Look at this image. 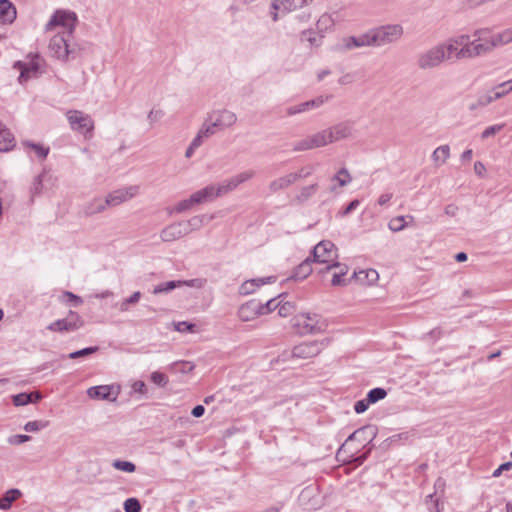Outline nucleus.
Wrapping results in <instances>:
<instances>
[{"mask_svg":"<svg viewBox=\"0 0 512 512\" xmlns=\"http://www.w3.org/2000/svg\"><path fill=\"white\" fill-rule=\"evenodd\" d=\"M78 18L75 12L58 10L46 24V30L61 27L62 31L53 36L49 43L51 55L59 60L67 61L74 57L75 48L70 44Z\"/></svg>","mask_w":512,"mask_h":512,"instance_id":"1","label":"nucleus"},{"mask_svg":"<svg viewBox=\"0 0 512 512\" xmlns=\"http://www.w3.org/2000/svg\"><path fill=\"white\" fill-rule=\"evenodd\" d=\"M353 123L350 121L339 122L326 129L308 135L293 145V151L302 152L327 146L328 144L347 139L352 136Z\"/></svg>","mask_w":512,"mask_h":512,"instance_id":"2","label":"nucleus"},{"mask_svg":"<svg viewBox=\"0 0 512 512\" xmlns=\"http://www.w3.org/2000/svg\"><path fill=\"white\" fill-rule=\"evenodd\" d=\"M377 434V428L374 425H366L357 430H355L351 435L348 436L345 443L341 445V447L337 451V458L341 459L344 462H355L357 464H362L371 451H368L362 455L355 457V452L358 448L350 449V443L352 441H358L360 444L367 442L370 443Z\"/></svg>","mask_w":512,"mask_h":512,"instance_id":"3","label":"nucleus"},{"mask_svg":"<svg viewBox=\"0 0 512 512\" xmlns=\"http://www.w3.org/2000/svg\"><path fill=\"white\" fill-rule=\"evenodd\" d=\"M454 41L455 40L452 37L445 42L437 44L439 48H442L444 61H459L463 59L481 57V49L479 47L477 37H474V40H472L471 43H467L461 48H459L460 45Z\"/></svg>","mask_w":512,"mask_h":512,"instance_id":"4","label":"nucleus"},{"mask_svg":"<svg viewBox=\"0 0 512 512\" xmlns=\"http://www.w3.org/2000/svg\"><path fill=\"white\" fill-rule=\"evenodd\" d=\"M489 33L490 30L487 28H480L473 32V37H477L481 56L490 54L494 49L512 42V27L487 36Z\"/></svg>","mask_w":512,"mask_h":512,"instance_id":"5","label":"nucleus"},{"mask_svg":"<svg viewBox=\"0 0 512 512\" xmlns=\"http://www.w3.org/2000/svg\"><path fill=\"white\" fill-rule=\"evenodd\" d=\"M373 47H382L397 42L403 36L404 30L400 24H388L368 31Z\"/></svg>","mask_w":512,"mask_h":512,"instance_id":"6","label":"nucleus"},{"mask_svg":"<svg viewBox=\"0 0 512 512\" xmlns=\"http://www.w3.org/2000/svg\"><path fill=\"white\" fill-rule=\"evenodd\" d=\"M293 325L301 334H316L324 330L325 323L318 314L302 313L293 318Z\"/></svg>","mask_w":512,"mask_h":512,"instance_id":"7","label":"nucleus"},{"mask_svg":"<svg viewBox=\"0 0 512 512\" xmlns=\"http://www.w3.org/2000/svg\"><path fill=\"white\" fill-rule=\"evenodd\" d=\"M330 343L329 339L302 342L292 349V358L310 359L319 355Z\"/></svg>","mask_w":512,"mask_h":512,"instance_id":"8","label":"nucleus"},{"mask_svg":"<svg viewBox=\"0 0 512 512\" xmlns=\"http://www.w3.org/2000/svg\"><path fill=\"white\" fill-rule=\"evenodd\" d=\"M67 120L72 130L82 134L91 133L94 129V121L90 115L79 110H69L66 113Z\"/></svg>","mask_w":512,"mask_h":512,"instance_id":"9","label":"nucleus"},{"mask_svg":"<svg viewBox=\"0 0 512 512\" xmlns=\"http://www.w3.org/2000/svg\"><path fill=\"white\" fill-rule=\"evenodd\" d=\"M84 325L82 317L75 311L70 310L67 317L56 320L47 326L52 332H72Z\"/></svg>","mask_w":512,"mask_h":512,"instance_id":"10","label":"nucleus"},{"mask_svg":"<svg viewBox=\"0 0 512 512\" xmlns=\"http://www.w3.org/2000/svg\"><path fill=\"white\" fill-rule=\"evenodd\" d=\"M444 61L442 48L438 45L420 53L417 57V66L421 70H430L439 67Z\"/></svg>","mask_w":512,"mask_h":512,"instance_id":"11","label":"nucleus"},{"mask_svg":"<svg viewBox=\"0 0 512 512\" xmlns=\"http://www.w3.org/2000/svg\"><path fill=\"white\" fill-rule=\"evenodd\" d=\"M312 261L314 263H321V264H329L330 262L333 263L335 258L337 257L336 254V247L334 243H332L329 240H323L319 242L312 250Z\"/></svg>","mask_w":512,"mask_h":512,"instance_id":"12","label":"nucleus"},{"mask_svg":"<svg viewBox=\"0 0 512 512\" xmlns=\"http://www.w3.org/2000/svg\"><path fill=\"white\" fill-rule=\"evenodd\" d=\"M225 190L226 189H224L222 182L217 185L211 184L191 194L192 200L196 203V205L210 202L218 197L225 195Z\"/></svg>","mask_w":512,"mask_h":512,"instance_id":"13","label":"nucleus"},{"mask_svg":"<svg viewBox=\"0 0 512 512\" xmlns=\"http://www.w3.org/2000/svg\"><path fill=\"white\" fill-rule=\"evenodd\" d=\"M138 193L139 186L131 185L125 188L117 189L109 193L104 200L106 202L107 207H115L132 199Z\"/></svg>","mask_w":512,"mask_h":512,"instance_id":"14","label":"nucleus"},{"mask_svg":"<svg viewBox=\"0 0 512 512\" xmlns=\"http://www.w3.org/2000/svg\"><path fill=\"white\" fill-rule=\"evenodd\" d=\"M207 117L213 123L212 126H216L220 131L233 126L237 121L236 114L226 109L213 111Z\"/></svg>","mask_w":512,"mask_h":512,"instance_id":"15","label":"nucleus"},{"mask_svg":"<svg viewBox=\"0 0 512 512\" xmlns=\"http://www.w3.org/2000/svg\"><path fill=\"white\" fill-rule=\"evenodd\" d=\"M261 309H263L261 302L256 299H251L239 307L238 316L242 321L248 322L263 315Z\"/></svg>","mask_w":512,"mask_h":512,"instance_id":"16","label":"nucleus"},{"mask_svg":"<svg viewBox=\"0 0 512 512\" xmlns=\"http://www.w3.org/2000/svg\"><path fill=\"white\" fill-rule=\"evenodd\" d=\"M256 172L252 169H248L245 171H242L228 179H225L222 181L224 189H226V194L232 192L235 190L239 185L251 180L253 177H255Z\"/></svg>","mask_w":512,"mask_h":512,"instance_id":"17","label":"nucleus"},{"mask_svg":"<svg viewBox=\"0 0 512 512\" xmlns=\"http://www.w3.org/2000/svg\"><path fill=\"white\" fill-rule=\"evenodd\" d=\"M186 235V231L181 221L169 224L160 232V238L163 242H172Z\"/></svg>","mask_w":512,"mask_h":512,"instance_id":"18","label":"nucleus"},{"mask_svg":"<svg viewBox=\"0 0 512 512\" xmlns=\"http://www.w3.org/2000/svg\"><path fill=\"white\" fill-rule=\"evenodd\" d=\"M39 57L36 56L35 59H32L28 63L18 61L15 63V67L20 70L19 82L23 83L35 76L39 71Z\"/></svg>","mask_w":512,"mask_h":512,"instance_id":"19","label":"nucleus"},{"mask_svg":"<svg viewBox=\"0 0 512 512\" xmlns=\"http://www.w3.org/2000/svg\"><path fill=\"white\" fill-rule=\"evenodd\" d=\"M113 390V387L109 385L94 386L87 390V394L92 399L116 401L118 392L114 393Z\"/></svg>","mask_w":512,"mask_h":512,"instance_id":"20","label":"nucleus"},{"mask_svg":"<svg viewBox=\"0 0 512 512\" xmlns=\"http://www.w3.org/2000/svg\"><path fill=\"white\" fill-rule=\"evenodd\" d=\"M369 32H366L358 37L349 36L342 39L341 49L352 50L354 48H360L364 46H372L370 43Z\"/></svg>","mask_w":512,"mask_h":512,"instance_id":"21","label":"nucleus"},{"mask_svg":"<svg viewBox=\"0 0 512 512\" xmlns=\"http://www.w3.org/2000/svg\"><path fill=\"white\" fill-rule=\"evenodd\" d=\"M296 182V176L290 173L274 179L268 185V189L271 193H277L281 190H285Z\"/></svg>","mask_w":512,"mask_h":512,"instance_id":"22","label":"nucleus"},{"mask_svg":"<svg viewBox=\"0 0 512 512\" xmlns=\"http://www.w3.org/2000/svg\"><path fill=\"white\" fill-rule=\"evenodd\" d=\"M16 9L9 0H0V23L10 24L16 18Z\"/></svg>","mask_w":512,"mask_h":512,"instance_id":"23","label":"nucleus"},{"mask_svg":"<svg viewBox=\"0 0 512 512\" xmlns=\"http://www.w3.org/2000/svg\"><path fill=\"white\" fill-rule=\"evenodd\" d=\"M107 205L104 199L95 198L92 201L86 203L82 208L84 216H92L97 213H101L107 209Z\"/></svg>","mask_w":512,"mask_h":512,"instance_id":"24","label":"nucleus"},{"mask_svg":"<svg viewBox=\"0 0 512 512\" xmlns=\"http://www.w3.org/2000/svg\"><path fill=\"white\" fill-rule=\"evenodd\" d=\"M15 146L13 134L0 121V152H7Z\"/></svg>","mask_w":512,"mask_h":512,"instance_id":"25","label":"nucleus"},{"mask_svg":"<svg viewBox=\"0 0 512 512\" xmlns=\"http://www.w3.org/2000/svg\"><path fill=\"white\" fill-rule=\"evenodd\" d=\"M275 281V277H267V278H257L244 282L240 287V293L243 295L251 294L255 291L257 287L264 285L266 283H271Z\"/></svg>","mask_w":512,"mask_h":512,"instance_id":"26","label":"nucleus"},{"mask_svg":"<svg viewBox=\"0 0 512 512\" xmlns=\"http://www.w3.org/2000/svg\"><path fill=\"white\" fill-rule=\"evenodd\" d=\"M352 278L359 281L361 284L372 285L378 280L379 274L375 269L361 270L354 272Z\"/></svg>","mask_w":512,"mask_h":512,"instance_id":"27","label":"nucleus"},{"mask_svg":"<svg viewBox=\"0 0 512 512\" xmlns=\"http://www.w3.org/2000/svg\"><path fill=\"white\" fill-rule=\"evenodd\" d=\"M22 492L17 488L9 489L5 492V494L0 498V509L8 510L11 508V505L14 501L20 498Z\"/></svg>","mask_w":512,"mask_h":512,"instance_id":"28","label":"nucleus"},{"mask_svg":"<svg viewBox=\"0 0 512 512\" xmlns=\"http://www.w3.org/2000/svg\"><path fill=\"white\" fill-rule=\"evenodd\" d=\"M206 216L205 215H196L191 217L187 221H181L183 227L186 231V234H190L193 231L199 230L205 223Z\"/></svg>","mask_w":512,"mask_h":512,"instance_id":"29","label":"nucleus"},{"mask_svg":"<svg viewBox=\"0 0 512 512\" xmlns=\"http://www.w3.org/2000/svg\"><path fill=\"white\" fill-rule=\"evenodd\" d=\"M432 160L438 166L444 164L447 159L450 157V147L449 145H441L437 147L432 153Z\"/></svg>","mask_w":512,"mask_h":512,"instance_id":"30","label":"nucleus"},{"mask_svg":"<svg viewBox=\"0 0 512 512\" xmlns=\"http://www.w3.org/2000/svg\"><path fill=\"white\" fill-rule=\"evenodd\" d=\"M313 261L310 258L305 259L301 264H299L293 274V278L297 280H303L308 277L312 272L311 263Z\"/></svg>","mask_w":512,"mask_h":512,"instance_id":"31","label":"nucleus"},{"mask_svg":"<svg viewBox=\"0 0 512 512\" xmlns=\"http://www.w3.org/2000/svg\"><path fill=\"white\" fill-rule=\"evenodd\" d=\"M351 180L352 177L346 168H341L338 173L332 177V181H336L340 187L346 186Z\"/></svg>","mask_w":512,"mask_h":512,"instance_id":"32","label":"nucleus"},{"mask_svg":"<svg viewBox=\"0 0 512 512\" xmlns=\"http://www.w3.org/2000/svg\"><path fill=\"white\" fill-rule=\"evenodd\" d=\"M387 396V392L385 389L377 387L371 389L367 394V400L370 404L376 403Z\"/></svg>","mask_w":512,"mask_h":512,"instance_id":"33","label":"nucleus"},{"mask_svg":"<svg viewBox=\"0 0 512 512\" xmlns=\"http://www.w3.org/2000/svg\"><path fill=\"white\" fill-rule=\"evenodd\" d=\"M321 36H318L314 31L312 30H304L301 33V41H307L310 46H319L321 41Z\"/></svg>","mask_w":512,"mask_h":512,"instance_id":"34","label":"nucleus"},{"mask_svg":"<svg viewBox=\"0 0 512 512\" xmlns=\"http://www.w3.org/2000/svg\"><path fill=\"white\" fill-rule=\"evenodd\" d=\"M296 310V307L294 303L286 301L283 302L282 300H279V306H278V314L281 317H288L292 315Z\"/></svg>","mask_w":512,"mask_h":512,"instance_id":"35","label":"nucleus"},{"mask_svg":"<svg viewBox=\"0 0 512 512\" xmlns=\"http://www.w3.org/2000/svg\"><path fill=\"white\" fill-rule=\"evenodd\" d=\"M181 284L180 281H168L154 287L153 294L168 293Z\"/></svg>","mask_w":512,"mask_h":512,"instance_id":"36","label":"nucleus"},{"mask_svg":"<svg viewBox=\"0 0 512 512\" xmlns=\"http://www.w3.org/2000/svg\"><path fill=\"white\" fill-rule=\"evenodd\" d=\"M23 144L25 147L33 149L38 158L40 159H45L49 153V147H44L41 144H36L29 141H25Z\"/></svg>","mask_w":512,"mask_h":512,"instance_id":"37","label":"nucleus"},{"mask_svg":"<svg viewBox=\"0 0 512 512\" xmlns=\"http://www.w3.org/2000/svg\"><path fill=\"white\" fill-rule=\"evenodd\" d=\"M318 185L312 184L309 186H305L301 189L300 193L297 195V200L300 202H304L308 200L312 195L317 191Z\"/></svg>","mask_w":512,"mask_h":512,"instance_id":"38","label":"nucleus"},{"mask_svg":"<svg viewBox=\"0 0 512 512\" xmlns=\"http://www.w3.org/2000/svg\"><path fill=\"white\" fill-rule=\"evenodd\" d=\"M33 396L34 394L19 393L13 396V404L15 406H24L29 403H34Z\"/></svg>","mask_w":512,"mask_h":512,"instance_id":"39","label":"nucleus"},{"mask_svg":"<svg viewBox=\"0 0 512 512\" xmlns=\"http://www.w3.org/2000/svg\"><path fill=\"white\" fill-rule=\"evenodd\" d=\"M112 466L117 470L128 473H132L136 470L135 464L130 461L115 460L113 461Z\"/></svg>","mask_w":512,"mask_h":512,"instance_id":"40","label":"nucleus"},{"mask_svg":"<svg viewBox=\"0 0 512 512\" xmlns=\"http://www.w3.org/2000/svg\"><path fill=\"white\" fill-rule=\"evenodd\" d=\"M212 125H213V123L207 117L200 128L201 134L204 135V137L206 139L211 137L212 135H214L216 132L219 131L216 126H212Z\"/></svg>","mask_w":512,"mask_h":512,"instance_id":"41","label":"nucleus"},{"mask_svg":"<svg viewBox=\"0 0 512 512\" xmlns=\"http://www.w3.org/2000/svg\"><path fill=\"white\" fill-rule=\"evenodd\" d=\"M328 99H329L328 96H326V97L319 96V97H317L315 99L303 102L302 103V105H303L302 109H304L305 111H308L310 109L318 108L321 105H323Z\"/></svg>","mask_w":512,"mask_h":512,"instance_id":"42","label":"nucleus"},{"mask_svg":"<svg viewBox=\"0 0 512 512\" xmlns=\"http://www.w3.org/2000/svg\"><path fill=\"white\" fill-rule=\"evenodd\" d=\"M389 229L393 232H399L403 230L406 227L405 223V217L404 216H397L390 220Z\"/></svg>","mask_w":512,"mask_h":512,"instance_id":"43","label":"nucleus"},{"mask_svg":"<svg viewBox=\"0 0 512 512\" xmlns=\"http://www.w3.org/2000/svg\"><path fill=\"white\" fill-rule=\"evenodd\" d=\"M196 203L192 200V195L188 199L180 201L173 209V212L183 213L191 209ZM172 213V211L170 212Z\"/></svg>","mask_w":512,"mask_h":512,"instance_id":"44","label":"nucleus"},{"mask_svg":"<svg viewBox=\"0 0 512 512\" xmlns=\"http://www.w3.org/2000/svg\"><path fill=\"white\" fill-rule=\"evenodd\" d=\"M98 349L99 348L97 346L86 347L84 349H81V350L74 351V352L70 353L68 355V358H70V359H77V358L85 357V356H88V355H91V354L95 353L96 351H98Z\"/></svg>","mask_w":512,"mask_h":512,"instance_id":"45","label":"nucleus"},{"mask_svg":"<svg viewBox=\"0 0 512 512\" xmlns=\"http://www.w3.org/2000/svg\"><path fill=\"white\" fill-rule=\"evenodd\" d=\"M124 510L125 512H140L141 504L136 498H128L124 502Z\"/></svg>","mask_w":512,"mask_h":512,"instance_id":"46","label":"nucleus"},{"mask_svg":"<svg viewBox=\"0 0 512 512\" xmlns=\"http://www.w3.org/2000/svg\"><path fill=\"white\" fill-rule=\"evenodd\" d=\"M150 379L155 385L159 387H165L168 384V377L162 372H153L150 376Z\"/></svg>","mask_w":512,"mask_h":512,"instance_id":"47","label":"nucleus"},{"mask_svg":"<svg viewBox=\"0 0 512 512\" xmlns=\"http://www.w3.org/2000/svg\"><path fill=\"white\" fill-rule=\"evenodd\" d=\"M48 425L46 421H29L25 424L24 429L27 432H37Z\"/></svg>","mask_w":512,"mask_h":512,"instance_id":"48","label":"nucleus"},{"mask_svg":"<svg viewBox=\"0 0 512 512\" xmlns=\"http://www.w3.org/2000/svg\"><path fill=\"white\" fill-rule=\"evenodd\" d=\"M504 126H505V124H496V125H492V126H489V127L485 128L484 131L481 134V138L482 139H487L489 137L494 136L495 134H497L500 131H502Z\"/></svg>","mask_w":512,"mask_h":512,"instance_id":"49","label":"nucleus"},{"mask_svg":"<svg viewBox=\"0 0 512 512\" xmlns=\"http://www.w3.org/2000/svg\"><path fill=\"white\" fill-rule=\"evenodd\" d=\"M496 99L493 98V93L492 92H489V93H486V94H483L481 95L478 100H477V104H474L471 106V109H475L477 107H483V106H487L489 105L490 103H492L493 101H495Z\"/></svg>","mask_w":512,"mask_h":512,"instance_id":"50","label":"nucleus"},{"mask_svg":"<svg viewBox=\"0 0 512 512\" xmlns=\"http://www.w3.org/2000/svg\"><path fill=\"white\" fill-rule=\"evenodd\" d=\"M261 306L263 307V309H261L262 310L261 312L263 315H265V314H268V313L278 309L279 300H277V298H273V299L268 300L266 303L261 302Z\"/></svg>","mask_w":512,"mask_h":512,"instance_id":"51","label":"nucleus"},{"mask_svg":"<svg viewBox=\"0 0 512 512\" xmlns=\"http://www.w3.org/2000/svg\"><path fill=\"white\" fill-rule=\"evenodd\" d=\"M62 298H63V300H65L67 302H71L74 306H79L83 303V300L81 297L73 294L70 291L63 292Z\"/></svg>","mask_w":512,"mask_h":512,"instance_id":"52","label":"nucleus"},{"mask_svg":"<svg viewBox=\"0 0 512 512\" xmlns=\"http://www.w3.org/2000/svg\"><path fill=\"white\" fill-rule=\"evenodd\" d=\"M333 268H336L338 269V274L342 275L343 277L348 273V266L346 264H342V263H339V262H335L333 261V263L331 264H328L326 267H325V271H329Z\"/></svg>","mask_w":512,"mask_h":512,"instance_id":"53","label":"nucleus"},{"mask_svg":"<svg viewBox=\"0 0 512 512\" xmlns=\"http://www.w3.org/2000/svg\"><path fill=\"white\" fill-rule=\"evenodd\" d=\"M30 439V436L24 434L12 435L8 438V443L10 445H20L22 443L29 441Z\"/></svg>","mask_w":512,"mask_h":512,"instance_id":"54","label":"nucleus"},{"mask_svg":"<svg viewBox=\"0 0 512 512\" xmlns=\"http://www.w3.org/2000/svg\"><path fill=\"white\" fill-rule=\"evenodd\" d=\"M195 325L186 321H181L175 324V330L179 332H193Z\"/></svg>","mask_w":512,"mask_h":512,"instance_id":"55","label":"nucleus"},{"mask_svg":"<svg viewBox=\"0 0 512 512\" xmlns=\"http://www.w3.org/2000/svg\"><path fill=\"white\" fill-rule=\"evenodd\" d=\"M164 115V112L160 109L158 110H155V109H152L149 113H148V120L150 122L151 125H153L155 122H157L159 119L162 118V116Z\"/></svg>","mask_w":512,"mask_h":512,"instance_id":"56","label":"nucleus"},{"mask_svg":"<svg viewBox=\"0 0 512 512\" xmlns=\"http://www.w3.org/2000/svg\"><path fill=\"white\" fill-rule=\"evenodd\" d=\"M369 404L367 399L359 400L355 403L354 410L357 414L364 413L368 409Z\"/></svg>","mask_w":512,"mask_h":512,"instance_id":"57","label":"nucleus"},{"mask_svg":"<svg viewBox=\"0 0 512 512\" xmlns=\"http://www.w3.org/2000/svg\"><path fill=\"white\" fill-rule=\"evenodd\" d=\"M350 280L344 279L342 275L338 274L337 272L334 273L331 284L333 286H345L349 283Z\"/></svg>","mask_w":512,"mask_h":512,"instance_id":"58","label":"nucleus"},{"mask_svg":"<svg viewBox=\"0 0 512 512\" xmlns=\"http://www.w3.org/2000/svg\"><path fill=\"white\" fill-rule=\"evenodd\" d=\"M360 205V201L358 199L352 200L345 209L341 212L342 216H346L349 213H351L353 210H355Z\"/></svg>","mask_w":512,"mask_h":512,"instance_id":"59","label":"nucleus"},{"mask_svg":"<svg viewBox=\"0 0 512 512\" xmlns=\"http://www.w3.org/2000/svg\"><path fill=\"white\" fill-rule=\"evenodd\" d=\"M512 468V462H505L501 464L494 472L492 473L493 477H499L502 473V471H507Z\"/></svg>","mask_w":512,"mask_h":512,"instance_id":"60","label":"nucleus"},{"mask_svg":"<svg viewBox=\"0 0 512 512\" xmlns=\"http://www.w3.org/2000/svg\"><path fill=\"white\" fill-rule=\"evenodd\" d=\"M302 107H303L302 103L294 105V106H290L286 109V114L289 116H292V115H296V114L305 112V110L302 109Z\"/></svg>","mask_w":512,"mask_h":512,"instance_id":"61","label":"nucleus"},{"mask_svg":"<svg viewBox=\"0 0 512 512\" xmlns=\"http://www.w3.org/2000/svg\"><path fill=\"white\" fill-rule=\"evenodd\" d=\"M453 39L455 40L454 42L458 43L461 47H463L467 43L472 42V41H470V35H468V34H461L459 36L453 37Z\"/></svg>","mask_w":512,"mask_h":512,"instance_id":"62","label":"nucleus"},{"mask_svg":"<svg viewBox=\"0 0 512 512\" xmlns=\"http://www.w3.org/2000/svg\"><path fill=\"white\" fill-rule=\"evenodd\" d=\"M134 392L140 393V394H146L147 387L146 384L143 381H136L132 386Z\"/></svg>","mask_w":512,"mask_h":512,"instance_id":"63","label":"nucleus"},{"mask_svg":"<svg viewBox=\"0 0 512 512\" xmlns=\"http://www.w3.org/2000/svg\"><path fill=\"white\" fill-rule=\"evenodd\" d=\"M204 139H206V138L204 137V135L201 134V132L199 130L197 135L192 140L191 144H192V146L199 148L203 144Z\"/></svg>","mask_w":512,"mask_h":512,"instance_id":"64","label":"nucleus"}]
</instances>
